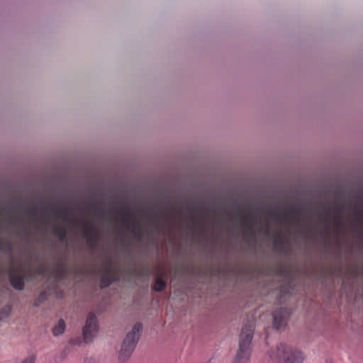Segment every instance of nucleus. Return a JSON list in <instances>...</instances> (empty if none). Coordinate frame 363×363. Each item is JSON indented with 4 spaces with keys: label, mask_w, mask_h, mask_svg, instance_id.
Instances as JSON below:
<instances>
[{
    "label": "nucleus",
    "mask_w": 363,
    "mask_h": 363,
    "mask_svg": "<svg viewBox=\"0 0 363 363\" xmlns=\"http://www.w3.org/2000/svg\"><path fill=\"white\" fill-rule=\"evenodd\" d=\"M290 316V311L286 308H279L273 313V324L277 329L284 328Z\"/></svg>",
    "instance_id": "obj_5"
},
{
    "label": "nucleus",
    "mask_w": 363,
    "mask_h": 363,
    "mask_svg": "<svg viewBox=\"0 0 363 363\" xmlns=\"http://www.w3.org/2000/svg\"><path fill=\"white\" fill-rule=\"evenodd\" d=\"M66 323L63 319H60L52 328V332L55 337L62 335L65 330Z\"/></svg>",
    "instance_id": "obj_7"
},
{
    "label": "nucleus",
    "mask_w": 363,
    "mask_h": 363,
    "mask_svg": "<svg viewBox=\"0 0 363 363\" xmlns=\"http://www.w3.org/2000/svg\"><path fill=\"white\" fill-rule=\"evenodd\" d=\"M99 325L94 314L90 313L86 320L85 325L82 329V336L85 343L91 342L96 336Z\"/></svg>",
    "instance_id": "obj_4"
},
{
    "label": "nucleus",
    "mask_w": 363,
    "mask_h": 363,
    "mask_svg": "<svg viewBox=\"0 0 363 363\" xmlns=\"http://www.w3.org/2000/svg\"><path fill=\"white\" fill-rule=\"evenodd\" d=\"M142 330L143 325L140 323H136L127 333L118 354L121 362H125L131 356L140 337Z\"/></svg>",
    "instance_id": "obj_2"
},
{
    "label": "nucleus",
    "mask_w": 363,
    "mask_h": 363,
    "mask_svg": "<svg viewBox=\"0 0 363 363\" xmlns=\"http://www.w3.org/2000/svg\"><path fill=\"white\" fill-rule=\"evenodd\" d=\"M11 312V306H5L0 310V320L7 318Z\"/></svg>",
    "instance_id": "obj_9"
},
{
    "label": "nucleus",
    "mask_w": 363,
    "mask_h": 363,
    "mask_svg": "<svg viewBox=\"0 0 363 363\" xmlns=\"http://www.w3.org/2000/svg\"><path fill=\"white\" fill-rule=\"evenodd\" d=\"M21 363H35V357L33 355L28 356Z\"/></svg>",
    "instance_id": "obj_11"
},
{
    "label": "nucleus",
    "mask_w": 363,
    "mask_h": 363,
    "mask_svg": "<svg viewBox=\"0 0 363 363\" xmlns=\"http://www.w3.org/2000/svg\"><path fill=\"white\" fill-rule=\"evenodd\" d=\"M254 328L252 324L246 325L242 329L240 336L239 350L233 363H247L251 355V342Z\"/></svg>",
    "instance_id": "obj_3"
},
{
    "label": "nucleus",
    "mask_w": 363,
    "mask_h": 363,
    "mask_svg": "<svg viewBox=\"0 0 363 363\" xmlns=\"http://www.w3.org/2000/svg\"><path fill=\"white\" fill-rule=\"evenodd\" d=\"M69 344L70 345L81 346L83 344H86V343L84 342L83 337H82V338H81L80 337H74L71 338L69 340Z\"/></svg>",
    "instance_id": "obj_10"
},
{
    "label": "nucleus",
    "mask_w": 363,
    "mask_h": 363,
    "mask_svg": "<svg viewBox=\"0 0 363 363\" xmlns=\"http://www.w3.org/2000/svg\"><path fill=\"white\" fill-rule=\"evenodd\" d=\"M272 360L278 363H302L303 356L301 351L285 344H279L269 352Z\"/></svg>",
    "instance_id": "obj_1"
},
{
    "label": "nucleus",
    "mask_w": 363,
    "mask_h": 363,
    "mask_svg": "<svg viewBox=\"0 0 363 363\" xmlns=\"http://www.w3.org/2000/svg\"><path fill=\"white\" fill-rule=\"evenodd\" d=\"M165 286H166V282L163 279L159 277L156 279L155 284V291H162V290L164 289Z\"/></svg>",
    "instance_id": "obj_8"
},
{
    "label": "nucleus",
    "mask_w": 363,
    "mask_h": 363,
    "mask_svg": "<svg viewBox=\"0 0 363 363\" xmlns=\"http://www.w3.org/2000/svg\"><path fill=\"white\" fill-rule=\"evenodd\" d=\"M23 276L21 274H11L10 281L11 285L17 290H22L24 287Z\"/></svg>",
    "instance_id": "obj_6"
}]
</instances>
